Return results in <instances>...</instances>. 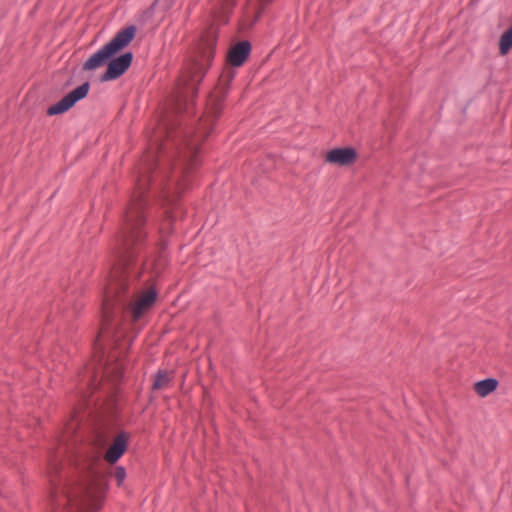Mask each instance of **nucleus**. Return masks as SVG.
<instances>
[{
    "mask_svg": "<svg viewBox=\"0 0 512 512\" xmlns=\"http://www.w3.org/2000/svg\"><path fill=\"white\" fill-rule=\"evenodd\" d=\"M101 464L99 456H93L89 466V483H62L58 477L62 464L56 458L48 462L50 482L49 502L51 512H85L101 508L108 489L106 474L97 468Z\"/></svg>",
    "mask_w": 512,
    "mask_h": 512,
    "instance_id": "nucleus-3",
    "label": "nucleus"
},
{
    "mask_svg": "<svg viewBox=\"0 0 512 512\" xmlns=\"http://www.w3.org/2000/svg\"><path fill=\"white\" fill-rule=\"evenodd\" d=\"M136 33L137 27L135 25H129L119 30L108 43L83 63L82 69L84 71H92L108 65V61L111 58L118 55L133 41Z\"/></svg>",
    "mask_w": 512,
    "mask_h": 512,
    "instance_id": "nucleus-5",
    "label": "nucleus"
},
{
    "mask_svg": "<svg viewBox=\"0 0 512 512\" xmlns=\"http://www.w3.org/2000/svg\"><path fill=\"white\" fill-rule=\"evenodd\" d=\"M250 52L251 44L247 40L231 46L227 53V63L231 67L225 68L219 76L218 84L208 97L205 114L197 127H182L181 123H178V127L172 124L165 125L167 141L158 143L156 140L150 150L142 156V158L148 155L154 156L155 167L173 173L167 187L173 186L175 193L179 194L187 187H191L195 169L199 165V147L209 136L215 120L222 113L224 101L236 75L233 68L241 67L248 59Z\"/></svg>",
    "mask_w": 512,
    "mask_h": 512,
    "instance_id": "nucleus-2",
    "label": "nucleus"
},
{
    "mask_svg": "<svg viewBox=\"0 0 512 512\" xmlns=\"http://www.w3.org/2000/svg\"><path fill=\"white\" fill-rule=\"evenodd\" d=\"M217 39L218 34L212 28L202 36L199 56L187 65L181 76V83L173 103V110L176 113H188L193 106L198 86L214 58Z\"/></svg>",
    "mask_w": 512,
    "mask_h": 512,
    "instance_id": "nucleus-4",
    "label": "nucleus"
},
{
    "mask_svg": "<svg viewBox=\"0 0 512 512\" xmlns=\"http://www.w3.org/2000/svg\"><path fill=\"white\" fill-rule=\"evenodd\" d=\"M87 384L92 386V389H96L98 386L97 375L93 372V375L87 380Z\"/></svg>",
    "mask_w": 512,
    "mask_h": 512,
    "instance_id": "nucleus-17",
    "label": "nucleus"
},
{
    "mask_svg": "<svg viewBox=\"0 0 512 512\" xmlns=\"http://www.w3.org/2000/svg\"><path fill=\"white\" fill-rule=\"evenodd\" d=\"M90 89V83L85 82L82 85L78 86L67 95H65L60 101L56 104L50 106L46 114L48 116L59 115L70 110L78 101L84 99Z\"/></svg>",
    "mask_w": 512,
    "mask_h": 512,
    "instance_id": "nucleus-6",
    "label": "nucleus"
},
{
    "mask_svg": "<svg viewBox=\"0 0 512 512\" xmlns=\"http://www.w3.org/2000/svg\"><path fill=\"white\" fill-rule=\"evenodd\" d=\"M103 375H105L107 377L111 376L113 378V380L117 381V380L121 379V377L123 375L122 366L116 365L115 367L112 368L111 371L107 368V371H104Z\"/></svg>",
    "mask_w": 512,
    "mask_h": 512,
    "instance_id": "nucleus-14",
    "label": "nucleus"
},
{
    "mask_svg": "<svg viewBox=\"0 0 512 512\" xmlns=\"http://www.w3.org/2000/svg\"><path fill=\"white\" fill-rule=\"evenodd\" d=\"M132 61L133 53L130 51L114 56L108 61L105 72L100 76V81L107 82L120 78L130 68Z\"/></svg>",
    "mask_w": 512,
    "mask_h": 512,
    "instance_id": "nucleus-7",
    "label": "nucleus"
},
{
    "mask_svg": "<svg viewBox=\"0 0 512 512\" xmlns=\"http://www.w3.org/2000/svg\"><path fill=\"white\" fill-rule=\"evenodd\" d=\"M358 158V154L353 147H339L329 150L326 153L325 160L330 164L338 166L352 165Z\"/></svg>",
    "mask_w": 512,
    "mask_h": 512,
    "instance_id": "nucleus-8",
    "label": "nucleus"
},
{
    "mask_svg": "<svg viewBox=\"0 0 512 512\" xmlns=\"http://www.w3.org/2000/svg\"><path fill=\"white\" fill-rule=\"evenodd\" d=\"M512 49V23L511 26L500 36L499 54L505 56Z\"/></svg>",
    "mask_w": 512,
    "mask_h": 512,
    "instance_id": "nucleus-12",
    "label": "nucleus"
},
{
    "mask_svg": "<svg viewBox=\"0 0 512 512\" xmlns=\"http://www.w3.org/2000/svg\"><path fill=\"white\" fill-rule=\"evenodd\" d=\"M171 380H172V376H171L170 372H168L166 370H159L154 377L152 389L153 390L164 389V388L168 387Z\"/></svg>",
    "mask_w": 512,
    "mask_h": 512,
    "instance_id": "nucleus-11",
    "label": "nucleus"
},
{
    "mask_svg": "<svg viewBox=\"0 0 512 512\" xmlns=\"http://www.w3.org/2000/svg\"><path fill=\"white\" fill-rule=\"evenodd\" d=\"M129 434L120 432L107 449L104 459L109 464H115L126 452L128 448Z\"/></svg>",
    "mask_w": 512,
    "mask_h": 512,
    "instance_id": "nucleus-9",
    "label": "nucleus"
},
{
    "mask_svg": "<svg viewBox=\"0 0 512 512\" xmlns=\"http://www.w3.org/2000/svg\"><path fill=\"white\" fill-rule=\"evenodd\" d=\"M165 266H166V259L162 256H159V258L157 260H155V263H154V272L156 274H159L164 269Z\"/></svg>",
    "mask_w": 512,
    "mask_h": 512,
    "instance_id": "nucleus-16",
    "label": "nucleus"
},
{
    "mask_svg": "<svg viewBox=\"0 0 512 512\" xmlns=\"http://www.w3.org/2000/svg\"><path fill=\"white\" fill-rule=\"evenodd\" d=\"M173 173L155 167V158L148 155L141 158L137 166V178L130 200L125 207L121 227L116 236L117 262L113 266L109 282L104 291L102 302V323L100 332L95 340V347L103 353V343H107L119 354L111 353L110 359L119 360L128 351L132 338H127L119 325L118 318L129 314L132 321H138L150 310L157 298L155 288H149L140 297L133 301L137 291L136 281L140 271L136 267V257L142 250L147 232L145 224L147 219L148 200L146 193L150 186L160 193L163 202L175 205L181 193H175L173 186H168Z\"/></svg>",
    "mask_w": 512,
    "mask_h": 512,
    "instance_id": "nucleus-1",
    "label": "nucleus"
},
{
    "mask_svg": "<svg viewBox=\"0 0 512 512\" xmlns=\"http://www.w3.org/2000/svg\"><path fill=\"white\" fill-rule=\"evenodd\" d=\"M114 477L117 480L118 486H121L122 483L125 480V477H126V470H125V468L122 467V466H117L115 468Z\"/></svg>",
    "mask_w": 512,
    "mask_h": 512,
    "instance_id": "nucleus-15",
    "label": "nucleus"
},
{
    "mask_svg": "<svg viewBox=\"0 0 512 512\" xmlns=\"http://www.w3.org/2000/svg\"><path fill=\"white\" fill-rule=\"evenodd\" d=\"M498 380L495 378H486L474 384V391L481 397H486L494 392L498 387Z\"/></svg>",
    "mask_w": 512,
    "mask_h": 512,
    "instance_id": "nucleus-10",
    "label": "nucleus"
},
{
    "mask_svg": "<svg viewBox=\"0 0 512 512\" xmlns=\"http://www.w3.org/2000/svg\"><path fill=\"white\" fill-rule=\"evenodd\" d=\"M173 221L174 215L172 210H166L164 213V219L162 220L159 228L162 237L173 233Z\"/></svg>",
    "mask_w": 512,
    "mask_h": 512,
    "instance_id": "nucleus-13",
    "label": "nucleus"
}]
</instances>
